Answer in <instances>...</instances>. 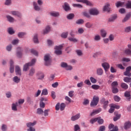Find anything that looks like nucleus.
Listing matches in <instances>:
<instances>
[{
	"instance_id": "nucleus-1",
	"label": "nucleus",
	"mask_w": 131,
	"mask_h": 131,
	"mask_svg": "<svg viewBox=\"0 0 131 131\" xmlns=\"http://www.w3.org/2000/svg\"><path fill=\"white\" fill-rule=\"evenodd\" d=\"M35 62H36V59H33L31 60V62H28L24 65L23 67V71L26 72L29 70V67L33 66L35 63Z\"/></svg>"
},
{
	"instance_id": "nucleus-2",
	"label": "nucleus",
	"mask_w": 131,
	"mask_h": 131,
	"mask_svg": "<svg viewBox=\"0 0 131 131\" xmlns=\"http://www.w3.org/2000/svg\"><path fill=\"white\" fill-rule=\"evenodd\" d=\"M36 121H34V122H29L26 124L27 127L29 129H27V131H35V129L33 127L34 126L36 125Z\"/></svg>"
},
{
	"instance_id": "nucleus-3",
	"label": "nucleus",
	"mask_w": 131,
	"mask_h": 131,
	"mask_svg": "<svg viewBox=\"0 0 131 131\" xmlns=\"http://www.w3.org/2000/svg\"><path fill=\"white\" fill-rule=\"evenodd\" d=\"M99 101V98L98 96H94L93 99H92V101L91 102V106H96L98 103V101Z\"/></svg>"
},
{
	"instance_id": "nucleus-4",
	"label": "nucleus",
	"mask_w": 131,
	"mask_h": 131,
	"mask_svg": "<svg viewBox=\"0 0 131 131\" xmlns=\"http://www.w3.org/2000/svg\"><path fill=\"white\" fill-rule=\"evenodd\" d=\"M63 48L62 45H59V46H56L55 47V54L57 55H60L62 54L61 49Z\"/></svg>"
},
{
	"instance_id": "nucleus-5",
	"label": "nucleus",
	"mask_w": 131,
	"mask_h": 131,
	"mask_svg": "<svg viewBox=\"0 0 131 131\" xmlns=\"http://www.w3.org/2000/svg\"><path fill=\"white\" fill-rule=\"evenodd\" d=\"M89 14L91 15L96 16L99 14V11L96 8H92L89 10Z\"/></svg>"
},
{
	"instance_id": "nucleus-6",
	"label": "nucleus",
	"mask_w": 131,
	"mask_h": 131,
	"mask_svg": "<svg viewBox=\"0 0 131 131\" xmlns=\"http://www.w3.org/2000/svg\"><path fill=\"white\" fill-rule=\"evenodd\" d=\"M44 60L45 62V66H49L51 64V58H50V55L47 54L45 56Z\"/></svg>"
},
{
	"instance_id": "nucleus-7",
	"label": "nucleus",
	"mask_w": 131,
	"mask_h": 131,
	"mask_svg": "<svg viewBox=\"0 0 131 131\" xmlns=\"http://www.w3.org/2000/svg\"><path fill=\"white\" fill-rule=\"evenodd\" d=\"M76 2L78 3L85 4L87 6L92 7L93 6V3L88 0H76Z\"/></svg>"
},
{
	"instance_id": "nucleus-8",
	"label": "nucleus",
	"mask_w": 131,
	"mask_h": 131,
	"mask_svg": "<svg viewBox=\"0 0 131 131\" xmlns=\"http://www.w3.org/2000/svg\"><path fill=\"white\" fill-rule=\"evenodd\" d=\"M131 71V67L129 66L126 68V71L123 73V75L126 76L130 77L131 73L130 71Z\"/></svg>"
},
{
	"instance_id": "nucleus-9",
	"label": "nucleus",
	"mask_w": 131,
	"mask_h": 131,
	"mask_svg": "<svg viewBox=\"0 0 131 131\" xmlns=\"http://www.w3.org/2000/svg\"><path fill=\"white\" fill-rule=\"evenodd\" d=\"M101 66L103 68H104V71L106 72L110 69V65L109 64L108 62H103L101 64Z\"/></svg>"
},
{
	"instance_id": "nucleus-10",
	"label": "nucleus",
	"mask_w": 131,
	"mask_h": 131,
	"mask_svg": "<svg viewBox=\"0 0 131 131\" xmlns=\"http://www.w3.org/2000/svg\"><path fill=\"white\" fill-rule=\"evenodd\" d=\"M16 56L18 58H21L23 56V49L20 47L17 48Z\"/></svg>"
},
{
	"instance_id": "nucleus-11",
	"label": "nucleus",
	"mask_w": 131,
	"mask_h": 131,
	"mask_svg": "<svg viewBox=\"0 0 131 131\" xmlns=\"http://www.w3.org/2000/svg\"><path fill=\"white\" fill-rule=\"evenodd\" d=\"M62 7L63 8L64 10H65L66 12L70 11L71 10V8H70V5L67 3H64L63 6H62Z\"/></svg>"
},
{
	"instance_id": "nucleus-12",
	"label": "nucleus",
	"mask_w": 131,
	"mask_h": 131,
	"mask_svg": "<svg viewBox=\"0 0 131 131\" xmlns=\"http://www.w3.org/2000/svg\"><path fill=\"white\" fill-rule=\"evenodd\" d=\"M101 103H102L103 105H104V108L106 109V108H107V104H108V101H105V99L104 98H102L101 100Z\"/></svg>"
},
{
	"instance_id": "nucleus-13",
	"label": "nucleus",
	"mask_w": 131,
	"mask_h": 131,
	"mask_svg": "<svg viewBox=\"0 0 131 131\" xmlns=\"http://www.w3.org/2000/svg\"><path fill=\"white\" fill-rule=\"evenodd\" d=\"M15 73L17 76H20L21 75V69L18 66H15Z\"/></svg>"
},
{
	"instance_id": "nucleus-14",
	"label": "nucleus",
	"mask_w": 131,
	"mask_h": 131,
	"mask_svg": "<svg viewBox=\"0 0 131 131\" xmlns=\"http://www.w3.org/2000/svg\"><path fill=\"white\" fill-rule=\"evenodd\" d=\"M10 14L13 16H16L17 17H21V15L18 11H12L10 12Z\"/></svg>"
},
{
	"instance_id": "nucleus-15",
	"label": "nucleus",
	"mask_w": 131,
	"mask_h": 131,
	"mask_svg": "<svg viewBox=\"0 0 131 131\" xmlns=\"http://www.w3.org/2000/svg\"><path fill=\"white\" fill-rule=\"evenodd\" d=\"M80 118V113H78L76 115L73 116L71 117V120L73 121H75Z\"/></svg>"
},
{
	"instance_id": "nucleus-16",
	"label": "nucleus",
	"mask_w": 131,
	"mask_h": 131,
	"mask_svg": "<svg viewBox=\"0 0 131 131\" xmlns=\"http://www.w3.org/2000/svg\"><path fill=\"white\" fill-rule=\"evenodd\" d=\"M50 15L51 16H53L54 17H57L60 16V13L58 12L52 11L50 13Z\"/></svg>"
},
{
	"instance_id": "nucleus-17",
	"label": "nucleus",
	"mask_w": 131,
	"mask_h": 131,
	"mask_svg": "<svg viewBox=\"0 0 131 131\" xmlns=\"http://www.w3.org/2000/svg\"><path fill=\"white\" fill-rule=\"evenodd\" d=\"M6 18L9 23H13L15 22V19L10 15H6Z\"/></svg>"
},
{
	"instance_id": "nucleus-18",
	"label": "nucleus",
	"mask_w": 131,
	"mask_h": 131,
	"mask_svg": "<svg viewBox=\"0 0 131 131\" xmlns=\"http://www.w3.org/2000/svg\"><path fill=\"white\" fill-rule=\"evenodd\" d=\"M103 11L107 12H110V4H106V5L104 6V8H103Z\"/></svg>"
},
{
	"instance_id": "nucleus-19",
	"label": "nucleus",
	"mask_w": 131,
	"mask_h": 131,
	"mask_svg": "<svg viewBox=\"0 0 131 131\" xmlns=\"http://www.w3.org/2000/svg\"><path fill=\"white\" fill-rule=\"evenodd\" d=\"M103 73H104V71H103V69L102 68H98L96 70V74L98 76H101L103 75Z\"/></svg>"
},
{
	"instance_id": "nucleus-20",
	"label": "nucleus",
	"mask_w": 131,
	"mask_h": 131,
	"mask_svg": "<svg viewBox=\"0 0 131 131\" xmlns=\"http://www.w3.org/2000/svg\"><path fill=\"white\" fill-rule=\"evenodd\" d=\"M33 6H34V10L36 11H39L40 10V8L37 5L36 2H33Z\"/></svg>"
},
{
	"instance_id": "nucleus-21",
	"label": "nucleus",
	"mask_w": 131,
	"mask_h": 131,
	"mask_svg": "<svg viewBox=\"0 0 131 131\" xmlns=\"http://www.w3.org/2000/svg\"><path fill=\"white\" fill-rule=\"evenodd\" d=\"M131 127V123L130 122H129V121L125 122L124 123V128L125 129H129V128H130Z\"/></svg>"
},
{
	"instance_id": "nucleus-22",
	"label": "nucleus",
	"mask_w": 131,
	"mask_h": 131,
	"mask_svg": "<svg viewBox=\"0 0 131 131\" xmlns=\"http://www.w3.org/2000/svg\"><path fill=\"white\" fill-rule=\"evenodd\" d=\"M131 17V13L129 12V13L126 14V16H125L124 18H123L122 22L125 23L128 20H129V18Z\"/></svg>"
},
{
	"instance_id": "nucleus-23",
	"label": "nucleus",
	"mask_w": 131,
	"mask_h": 131,
	"mask_svg": "<svg viewBox=\"0 0 131 131\" xmlns=\"http://www.w3.org/2000/svg\"><path fill=\"white\" fill-rule=\"evenodd\" d=\"M124 5V3L121 2L120 1H118L115 3L116 7H117V8L119 7H122Z\"/></svg>"
},
{
	"instance_id": "nucleus-24",
	"label": "nucleus",
	"mask_w": 131,
	"mask_h": 131,
	"mask_svg": "<svg viewBox=\"0 0 131 131\" xmlns=\"http://www.w3.org/2000/svg\"><path fill=\"white\" fill-rule=\"evenodd\" d=\"M117 18V16L116 14H114L111 16V17L108 19L109 22H114L115 20H116Z\"/></svg>"
},
{
	"instance_id": "nucleus-25",
	"label": "nucleus",
	"mask_w": 131,
	"mask_h": 131,
	"mask_svg": "<svg viewBox=\"0 0 131 131\" xmlns=\"http://www.w3.org/2000/svg\"><path fill=\"white\" fill-rule=\"evenodd\" d=\"M10 73H13L14 72V65L13 61L12 60H10Z\"/></svg>"
},
{
	"instance_id": "nucleus-26",
	"label": "nucleus",
	"mask_w": 131,
	"mask_h": 131,
	"mask_svg": "<svg viewBox=\"0 0 131 131\" xmlns=\"http://www.w3.org/2000/svg\"><path fill=\"white\" fill-rule=\"evenodd\" d=\"M100 33H101V37H102L103 38H104L106 37V35H107V32L105 30L101 29L100 31Z\"/></svg>"
},
{
	"instance_id": "nucleus-27",
	"label": "nucleus",
	"mask_w": 131,
	"mask_h": 131,
	"mask_svg": "<svg viewBox=\"0 0 131 131\" xmlns=\"http://www.w3.org/2000/svg\"><path fill=\"white\" fill-rule=\"evenodd\" d=\"M34 73H35V70L34 68H31L29 70V74H28V75H29V76H33Z\"/></svg>"
},
{
	"instance_id": "nucleus-28",
	"label": "nucleus",
	"mask_w": 131,
	"mask_h": 131,
	"mask_svg": "<svg viewBox=\"0 0 131 131\" xmlns=\"http://www.w3.org/2000/svg\"><path fill=\"white\" fill-rule=\"evenodd\" d=\"M17 106H18V103H12V110L13 111H17Z\"/></svg>"
},
{
	"instance_id": "nucleus-29",
	"label": "nucleus",
	"mask_w": 131,
	"mask_h": 131,
	"mask_svg": "<svg viewBox=\"0 0 131 131\" xmlns=\"http://www.w3.org/2000/svg\"><path fill=\"white\" fill-rule=\"evenodd\" d=\"M26 35V32H19L17 33V37L23 38Z\"/></svg>"
},
{
	"instance_id": "nucleus-30",
	"label": "nucleus",
	"mask_w": 131,
	"mask_h": 131,
	"mask_svg": "<svg viewBox=\"0 0 131 131\" xmlns=\"http://www.w3.org/2000/svg\"><path fill=\"white\" fill-rule=\"evenodd\" d=\"M75 15L73 13H70L67 15V18L68 20H72L74 17Z\"/></svg>"
},
{
	"instance_id": "nucleus-31",
	"label": "nucleus",
	"mask_w": 131,
	"mask_h": 131,
	"mask_svg": "<svg viewBox=\"0 0 131 131\" xmlns=\"http://www.w3.org/2000/svg\"><path fill=\"white\" fill-rule=\"evenodd\" d=\"M120 86L122 89H124L125 90L128 89V85L126 84L125 83H122L120 85Z\"/></svg>"
},
{
	"instance_id": "nucleus-32",
	"label": "nucleus",
	"mask_w": 131,
	"mask_h": 131,
	"mask_svg": "<svg viewBox=\"0 0 131 131\" xmlns=\"http://www.w3.org/2000/svg\"><path fill=\"white\" fill-rule=\"evenodd\" d=\"M93 24L90 22L86 23V24H85L86 28L90 29L92 27H93Z\"/></svg>"
},
{
	"instance_id": "nucleus-33",
	"label": "nucleus",
	"mask_w": 131,
	"mask_h": 131,
	"mask_svg": "<svg viewBox=\"0 0 131 131\" xmlns=\"http://www.w3.org/2000/svg\"><path fill=\"white\" fill-rule=\"evenodd\" d=\"M51 28L49 26H47L46 28H45V30L43 31V34H46L48 33V32H49Z\"/></svg>"
},
{
	"instance_id": "nucleus-34",
	"label": "nucleus",
	"mask_w": 131,
	"mask_h": 131,
	"mask_svg": "<svg viewBox=\"0 0 131 131\" xmlns=\"http://www.w3.org/2000/svg\"><path fill=\"white\" fill-rule=\"evenodd\" d=\"M123 81L126 83H129L131 82V78L125 77L123 78Z\"/></svg>"
},
{
	"instance_id": "nucleus-35",
	"label": "nucleus",
	"mask_w": 131,
	"mask_h": 131,
	"mask_svg": "<svg viewBox=\"0 0 131 131\" xmlns=\"http://www.w3.org/2000/svg\"><path fill=\"white\" fill-rule=\"evenodd\" d=\"M82 15H83V16H84V17H85L88 18H90V17H91L90 15V13H89L86 11L83 12H82Z\"/></svg>"
},
{
	"instance_id": "nucleus-36",
	"label": "nucleus",
	"mask_w": 131,
	"mask_h": 131,
	"mask_svg": "<svg viewBox=\"0 0 131 131\" xmlns=\"http://www.w3.org/2000/svg\"><path fill=\"white\" fill-rule=\"evenodd\" d=\"M98 120L97 122H98V123L99 124V125H101L104 123V120L103 119H101V117H98Z\"/></svg>"
},
{
	"instance_id": "nucleus-37",
	"label": "nucleus",
	"mask_w": 131,
	"mask_h": 131,
	"mask_svg": "<svg viewBox=\"0 0 131 131\" xmlns=\"http://www.w3.org/2000/svg\"><path fill=\"white\" fill-rule=\"evenodd\" d=\"M83 23H84V20L82 19H78L76 21V24L77 25H82V24H83Z\"/></svg>"
},
{
	"instance_id": "nucleus-38",
	"label": "nucleus",
	"mask_w": 131,
	"mask_h": 131,
	"mask_svg": "<svg viewBox=\"0 0 131 131\" xmlns=\"http://www.w3.org/2000/svg\"><path fill=\"white\" fill-rule=\"evenodd\" d=\"M99 113H100V111L98 110H94L93 112H92V113H91V116H93L94 115H96V114H98Z\"/></svg>"
},
{
	"instance_id": "nucleus-39",
	"label": "nucleus",
	"mask_w": 131,
	"mask_h": 131,
	"mask_svg": "<svg viewBox=\"0 0 131 131\" xmlns=\"http://www.w3.org/2000/svg\"><path fill=\"white\" fill-rule=\"evenodd\" d=\"M111 107L114 109L118 110L120 108V106L115 104H111Z\"/></svg>"
},
{
	"instance_id": "nucleus-40",
	"label": "nucleus",
	"mask_w": 131,
	"mask_h": 131,
	"mask_svg": "<svg viewBox=\"0 0 131 131\" xmlns=\"http://www.w3.org/2000/svg\"><path fill=\"white\" fill-rule=\"evenodd\" d=\"M69 40L70 41H73V42H77L78 41L77 39L73 38V37H70L68 38Z\"/></svg>"
},
{
	"instance_id": "nucleus-41",
	"label": "nucleus",
	"mask_w": 131,
	"mask_h": 131,
	"mask_svg": "<svg viewBox=\"0 0 131 131\" xmlns=\"http://www.w3.org/2000/svg\"><path fill=\"white\" fill-rule=\"evenodd\" d=\"M8 33L10 35H12L15 33V32L12 28H9L8 29Z\"/></svg>"
},
{
	"instance_id": "nucleus-42",
	"label": "nucleus",
	"mask_w": 131,
	"mask_h": 131,
	"mask_svg": "<svg viewBox=\"0 0 131 131\" xmlns=\"http://www.w3.org/2000/svg\"><path fill=\"white\" fill-rule=\"evenodd\" d=\"M124 53L126 55H129L131 56V50L130 49H127L125 50Z\"/></svg>"
},
{
	"instance_id": "nucleus-43",
	"label": "nucleus",
	"mask_w": 131,
	"mask_h": 131,
	"mask_svg": "<svg viewBox=\"0 0 131 131\" xmlns=\"http://www.w3.org/2000/svg\"><path fill=\"white\" fill-rule=\"evenodd\" d=\"M126 8L131 9V1H128L126 4Z\"/></svg>"
},
{
	"instance_id": "nucleus-44",
	"label": "nucleus",
	"mask_w": 131,
	"mask_h": 131,
	"mask_svg": "<svg viewBox=\"0 0 131 131\" xmlns=\"http://www.w3.org/2000/svg\"><path fill=\"white\" fill-rule=\"evenodd\" d=\"M92 88L94 90H98L99 89L100 86L98 85L94 84L92 85Z\"/></svg>"
},
{
	"instance_id": "nucleus-45",
	"label": "nucleus",
	"mask_w": 131,
	"mask_h": 131,
	"mask_svg": "<svg viewBox=\"0 0 131 131\" xmlns=\"http://www.w3.org/2000/svg\"><path fill=\"white\" fill-rule=\"evenodd\" d=\"M13 81L16 83H18V82H20V78H18V77L17 76L14 77Z\"/></svg>"
},
{
	"instance_id": "nucleus-46",
	"label": "nucleus",
	"mask_w": 131,
	"mask_h": 131,
	"mask_svg": "<svg viewBox=\"0 0 131 131\" xmlns=\"http://www.w3.org/2000/svg\"><path fill=\"white\" fill-rule=\"evenodd\" d=\"M98 118H95L94 119H92L90 120V123L92 124H93L94 123H96L97 122V121L98 120Z\"/></svg>"
},
{
	"instance_id": "nucleus-47",
	"label": "nucleus",
	"mask_w": 131,
	"mask_h": 131,
	"mask_svg": "<svg viewBox=\"0 0 131 131\" xmlns=\"http://www.w3.org/2000/svg\"><path fill=\"white\" fill-rule=\"evenodd\" d=\"M90 81L91 82H92L93 84H96L97 82V80L93 77H91Z\"/></svg>"
},
{
	"instance_id": "nucleus-48",
	"label": "nucleus",
	"mask_w": 131,
	"mask_h": 131,
	"mask_svg": "<svg viewBox=\"0 0 131 131\" xmlns=\"http://www.w3.org/2000/svg\"><path fill=\"white\" fill-rule=\"evenodd\" d=\"M66 107V104H65L63 103H61V104H60V111H63Z\"/></svg>"
},
{
	"instance_id": "nucleus-49",
	"label": "nucleus",
	"mask_w": 131,
	"mask_h": 131,
	"mask_svg": "<svg viewBox=\"0 0 131 131\" xmlns=\"http://www.w3.org/2000/svg\"><path fill=\"white\" fill-rule=\"evenodd\" d=\"M130 92L129 91H126L124 93V96L126 98H129V96H130Z\"/></svg>"
},
{
	"instance_id": "nucleus-50",
	"label": "nucleus",
	"mask_w": 131,
	"mask_h": 131,
	"mask_svg": "<svg viewBox=\"0 0 131 131\" xmlns=\"http://www.w3.org/2000/svg\"><path fill=\"white\" fill-rule=\"evenodd\" d=\"M122 61L123 62H128L130 61V59H129V58H126V57H124L123 58V59H122Z\"/></svg>"
},
{
	"instance_id": "nucleus-51",
	"label": "nucleus",
	"mask_w": 131,
	"mask_h": 131,
	"mask_svg": "<svg viewBox=\"0 0 131 131\" xmlns=\"http://www.w3.org/2000/svg\"><path fill=\"white\" fill-rule=\"evenodd\" d=\"M118 89L116 87L112 88V92L113 93L116 94L118 93Z\"/></svg>"
},
{
	"instance_id": "nucleus-52",
	"label": "nucleus",
	"mask_w": 131,
	"mask_h": 131,
	"mask_svg": "<svg viewBox=\"0 0 131 131\" xmlns=\"http://www.w3.org/2000/svg\"><path fill=\"white\" fill-rule=\"evenodd\" d=\"M37 114L40 115L43 113V111L41 108H38L37 109Z\"/></svg>"
},
{
	"instance_id": "nucleus-53",
	"label": "nucleus",
	"mask_w": 131,
	"mask_h": 131,
	"mask_svg": "<svg viewBox=\"0 0 131 131\" xmlns=\"http://www.w3.org/2000/svg\"><path fill=\"white\" fill-rule=\"evenodd\" d=\"M34 42L37 43H38V39H37V35L35 34L34 36Z\"/></svg>"
},
{
	"instance_id": "nucleus-54",
	"label": "nucleus",
	"mask_w": 131,
	"mask_h": 131,
	"mask_svg": "<svg viewBox=\"0 0 131 131\" xmlns=\"http://www.w3.org/2000/svg\"><path fill=\"white\" fill-rule=\"evenodd\" d=\"M68 35V32L62 33V34H61V37L63 38H67Z\"/></svg>"
},
{
	"instance_id": "nucleus-55",
	"label": "nucleus",
	"mask_w": 131,
	"mask_h": 131,
	"mask_svg": "<svg viewBox=\"0 0 131 131\" xmlns=\"http://www.w3.org/2000/svg\"><path fill=\"white\" fill-rule=\"evenodd\" d=\"M48 90L47 89H43L42 91L41 95H48Z\"/></svg>"
},
{
	"instance_id": "nucleus-56",
	"label": "nucleus",
	"mask_w": 131,
	"mask_h": 131,
	"mask_svg": "<svg viewBox=\"0 0 131 131\" xmlns=\"http://www.w3.org/2000/svg\"><path fill=\"white\" fill-rule=\"evenodd\" d=\"M94 39L95 41H99L100 39H101V37L99 36V35H97L95 36V37L94 38Z\"/></svg>"
},
{
	"instance_id": "nucleus-57",
	"label": "nucleus",
	"mask_w": 131,
	"mask_h": 131,
	"mask_svg": "<svg viewBox=\"0 0 131 131\" xmlns=\"http://www.w3.org/2000/svg\"><path fill=\"white\" fill-rule=\"evenodd\" d=\"M120 118V114H117V115H116V117L114 118V121H117V120H118V119H119Z\"/></svg>"
},
{
	"instance_id": "nucleus-58",
	"label": "nucleus",
	"mask_w": 131,
	"mask_h": 131,
	"mask_svg": "<svg viewBox=\"0 0 131 131\" xmlns=\"http://www.w3.org/2000/svg\"><path fill=\"white\" fill-rule=\"evenodd\" d=\"M31 54H34L35 56H37V55L38 54L36 50H34V49H31Z\"/></svg>"
},
{
	"instance_id": "nucleus-59",
	"label": "nucleus",
	"mask_w": 131,
	"mask_h": 131,
	"mask_svg": "<svg viewBox=\"0 0 131 131\" xmlns=\"http://www.w3.org/2000/svg\"><path fill=\"white\" fill-rule=\"evenodd\" d=\"M69 66L67 64V62H61V67L62 68H65Z\"/></svg>"
},
{
	"instance_id": "nucleus-60",
	"label": "nucleus",
	"mask_w": 131,
	"mask_h": 131,
	"mask_svg": "<svg viewBox=\"0 0 131 131\" xmlns=\"http://www.w3.org/2000/svg\"><path fill=\"white\" fill-rule=\"evenodd\" d=\"M74 91H71L69 92V96H70V98H73V96L74 95Z\"/></svg>"
},
{
	"instance_id": "nucleus-61",
	"label": "nucleus",
	"mask_w": 131,
	"mask_h": 131,
	"mask_svg": "<svg viewBox=\"0 0 131 131\" xmlns=\"http://www.w3.org/2000/svg\"><path fill=\"white\" fill-rule=\"evenodd\" d=\"M118 83L117 81H114L113 82L112 84H111V85L112 86V88H116V86H118Z\"/></svg>"
},
{
	"instance_id": "nucleus-62",
	"label": "nucleus",
	"mask_w": 131,
	"mask_h": 131,
	"mask_svg": "<svg viewBox=\"0 0 131 131\" xmlns=\"http://www.w3.org/2000/svg\"><path fill=\"white\" fill-rule=\"evenodd\" d=\"M73 7H77L79 8H82V6L80 4H73Z\"/></svg>"
},
{
	"instance_id": "nucleus-63",
	"label": "nucleus",
	"mask_w": 131,
	"mask_h": 131,
	"mask_svg": "<svg viewBox=\"0 0 131 131\" xmlns=\"http://www.w3.org/2000/svg\"><path fill=\"white\" fill-rule=\"evenodd\" d=\"M80 129V128L79 126V125H75L74 126V131H78Z\"/></svg>"
},
{
	"instance_id": "nucleus-64",
	"label": "nucleus",
	"mask_w": 131,
	"mask_h": 131,
	"mask_svg": "<svg viewBox=\"0 0 131 131\" xmlns=\"http://www.w3.org/2000/svg\"><path fill=\"white\" fill-rule=\"evenodd\" d=\"M105 126H100L99 131H105Z\"/></svg>"
}]
</instances>
